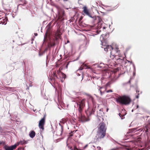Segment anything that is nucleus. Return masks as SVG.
<instances>
[{
  "label": "nucleus",
  "mask_w": 150,
  "mask_h": 150,
  "mask_svg": "<svg viewBox=\"0 0 150 150\" xmlns=\"http://www.w3.org/2000/svg\"><path fill=\"white\" fill-rule=\"evenodd\" d=\"M82 69L81 68V67H80V70H82Z\"/></svg>",
  "instance_id": "obj_40"
},
{
  "label": "nucleus",
  "mask_w": 150,
  "mask_h": 150,
  "mask_svg": "<svg viewBox=\"0 0 150 150\" xmlns=\"http://www.w3.org/2000/svg\"><path fill=\"white\" fill-rule=\"evenodd\" d=\"M61 73L62 74V77L64 79H65L66 77V75L64 74L63 72H61Z\"/></svg>",
  "instance_id": "obj_23"
},
{
  "label": "nucleus",
  "mask_w": 150,
  "mask_h": 150,
  "mask_svg": "<svg viewBox=\"0 0 150 150\" xmlns=\"http://www.w3.org/2000/svg\"><path fill=\"white\" fill-rule=\"evenodd\" d=\"M69 40H68L67 41V43H69Z\"/></svg>",
  "instance_id": "obj_35"
},
{
  "label": "nucleus",
  "mask_w": 150,
  "mask_h": 150,
  "mask_svg": "<svg viewBox=\"0 0 150 150\" xmlns=\"http://www.w3.org/2000/svg\"><path fill=\"white\" fill-rule=\"evenodd\" d=\"M111 55H110V57H112V58L114 59V58L115 59H116L117 60H123L124 58V57H122L121 56H118L117 55L114 54H113V51H112L110 52Z\"/></svg>",
  "instance_id": "obj_8"
},
{
  "label": "nucleus",
  "mask_w": 150,
  "mask_h": 150,
  "mask_svg": "<svg viewBox=\"0 0 150 150\" xmlns=\"http://www.w3.org/2000/svg\"><path fill=\"white\" fill-rule=\"evenodd\" d=\"M64 16H63V15H61L60 16V15H58V20H61V21H63L64 20V18H63V17Z\"/></svg>",
  "instance_id": "obj_18"
},
{
  "label": "nucleus",
  "mask_w": 150,
  "mask_h": 150,
  "mask_svg": "<svg viewBox=\"0 0 150 150\" xmlns=\"http://www.w3.org/2000/svg\"><path fill=\"white\" fill-rule=\"evenodd\" d=\"M74 131H71L70 133H69V137H71L73 136V134H71L72 133H73L74 132Z\"/></svg>",
  "instance_id": "obj_26"
},
{
  "label": "nucleus",
  "mask_w": 150,
  "mask_h": 150,
  "mask_svg": "<svg viewBox=\"0 0 150 150\" xmlns=\"http://www.w3.org/2000/svg\"><path fill=\"white\" fill-rule=\"evenodd\" d=\"M74 150H83V149L79 148H78L75 147H74Z\"/></svg>",
  "instance_id": "obj_25"
},
{
  "label": "nucleus",
  "mask_w": 150,
  "mask_h": 150,
  "mask_svg": "<svg viewBox=\"0 0 150 150\" xmlns=\"http://www.w3.org/2000/svg\"><path fill=\"white\" fill-rule=\"evenodd\" d=\"M149 126V125H148L147 126L146 125V126L144 128V130L146 132H147L148 131V128Z\"/></svg>",
  "instance_id": "obj_22"
},
{
  "label": "nucleus",
  "mask_w": 150,
  "mask_h": 150,
  "mask_svg": "<svg viewBox=\"0 0 150 150\" xmlns=\"http://www.w3.org/2000/svg\"><path fill=\"white\" fill-rule=\"evenodd\" d=\"M103 87H101L99 89V91H100V94H101V95H102V94L105 93V90H104V91H102V89H103Z\"/></svg>",
  "instance_id": "obj_20"
},
{
  "label": "nucleus",
  "mask_w": 150,
  "mask_h": 150,
  "mask_svg": "<svg viewBox=\"0 0 150 150\" xmlns=\"http://www.w3.org/2000/svg\"><path fill=\"white\" fill-rule=\"evenodd\" d=\"M68 64H67V65H66V67H67V66H68Z\"/></svg>",
  "instance_id": "obj_38"
},
{
  "label": "nucleus",
  "mask_w": 150,
  "mask_h": 150,
  "mask_svg": "<svg viewBox=\"0 0 150 150\" xmlns=\"http://www.w3.org/2000/svg\"><path fill=\"white\" fill-rule=\"evenodd\" d=\"M127 61L128 62H130L131 64H132V62H130V61H128V60H127Z\"/></svg>",
  "instance_id": "obj_37"
},
{
  "label": "nucleus",
  "mask_w": 150,
  "mask_h": 150,
  "mask_svg": "<svg viewBox=\"0 0 150 150\" xmlns=\"http://www.w3.org/2000/svg\"><path fill=\"white\" fill-rule=\"evenodd\" d=\"M103 43L102 42V45H103Z\"/></svg>",
  "instance_id": "obj_41"
},
{
  "label": "nucleus",
  "mask_w": 150,
  "mask_h": 150,
  "mask_svg": "<svg viewBox=\"0 0 150 150\" xmlns=\"http://www.w3.org/2000/svg\"><path fill=\"white\" fill-rule=\"evenodd\" d=\"M107 127L105 124L104 122L100 123L98 125V131L104 132H106Z\"/></svg>",
  "instance_id": "obj_6"
},
{
  "label": "nucleus",
  "mask_w": 150,
  "mask_h": 150,
  "mask_svg": "<svg viewBox=\"0 0 150 150\" xmlns=\"http://www.w3.org/2000/svg\"><path fill=\"white\" fill-rule=\"evenodd\" d=\"M113 48L111 45H107L106 48H104V50L106 51H108V50L111 51L113 50Z\"/></svg>",
  "instance_id": "obj_13"
},
{
  "label": "nucleus",
  "mask_w": 150,
  "mask_h": 150,
  "mask_svg": "<svg viewBox=\"0 0 150 150\" xmlns=\"http://www.w3.org/2000/svg\"><path fill=\"white\" fill-rule=\"evenodd\" d=\"M62 69H61V68H60V70H62Z\"/></svg>",
  "instance_id": "obj_45"
},
{
  "label": "nucleus",
  "mask_w": 150,
  "mask_h": 150,
  "mask_svg": "<svg viewBox=\"0 0 150 150\" xmlns=\"http://www.w3.org/2000/svg\"><path fill=\"white\" fill-rule=\"evenodd\" d=\"M134 129V130H135V129H136L134 128V129Z\"/></svg>",
  "instance_id": "obj_44"
},
{
  "label": "nucleus",
  "mask_w": 150,
  "mask_h": 150,
  "mask_svg": "<svg viewBox=\"0 0 150 150\" xmlns=\"http://www.w3.org/2000/svg\"><path fill=\"white\" fill-rule=\"evenodd\" d=\"M56 7L58 10V15H60V16L63 15L64 16V11L59 6H56Z\"/></svg>",
  "instance_id": "obj_11"
},
{
  "label": "nucleus",
  "mask_w": 150,
  "mask_h": 150,
  "mask_svg": "<svg viewBox=\"0 0 150 150\" xmlns=\"http://www.w3.org/2000/svg\"><path fill=\"white\" fill-rule=\"evenodd\" d=\"M61 72H61V70H60V68H59V70H57V73L58 74L59 73H61Z\"/></svg>",
  "instance_id": "obj_27"
},
{
  "label": "nucleus",
  "mask_w": 150,
  "mask_h": 150,
  "mask_svg": "<svg viewBox=\"0 0 150 150\" xmlns=\"http://www.w3.org/2000/svg\"><path fill=\"white\" fill-rule=\"evenodd\" d=\"M45 119L46 115H44L43 117L40 120L39 122V127L42 130H44V125L45 124Z\"/></svg>",
  "instance_id": "obj_4"
},
{
  "label": "nucleus",
  "mask_w": 150,
  "mask_h": 150,
  "mask_svg": "<svg viewBox=\"0 0 150 150\" xmlns=\"http://www.w3.org/2000/svg\"><path fill=\"white\" fill-rule=\"evenodd\" d=\"M47 48H46V49H45V50H47Z\"/></svg>",
  "instance_id": "obj_39"
},
{
  "label": "nucleus",
  "mask_w": 150,
  "mask_h": 150,
  "mask_svg": "<svg viewBox=\"0 0 150 150\" xmlns=\"http://www.w3.org/2000/svg\"><path fill=\"white\" fill-rule=\"evenodd\" d=\"M35 132L33 131H31L30 132L29 134V136L31 138H33L35 135Z\"/></svg>",
  "instance_id": "obj_14"
},
{
  "label": "nucleus",
  "mask_w": 150,
  "mask_h": 150,
  "mask_svg": "<svg viewBox=\"0 0 150 150\" xmlns=\"http://www.w3.org/2000/svg\"><path fill=\"white\" fill-rule=\"evenodd\" d=\"M106 132H104L98 131V134H97L98 136L97 138V139H99L103 138L106 135Z\"/></svg>",
  "instance_id": "obj_9"
},
{
  "label": "nucleus",
  "mask_w": 150,
  "mask_h": 150,
  "mask_svg": "<svg viewBox=\"0 0 150 150\" xmlns=\"http://www.w3.org/2000/svg\"><path fill=\"white\" fill-rule=\"evenodd\" d=\"M86 95L87 96V98L90 100H91L92 102L93 103V97L90 95L86 94Z\"/></svg>",
  "instance_id": "obj_17"
},
{
  "label": "nucleus",
  "mask_w": 150,
  "mask_h": 150,
  "mask_svg": "<svg viewBox=\"0 0 150 150\" xmlns=\"http://www.w3.org/2000/svg\"><path fill=\"white\" fill-rule=\"evenodd\" d=\"M3 143L4 144V142H3V141H2V142H1V141L0 142V145L1 144H2Z\"/></svg>",
  "instance_id": "obj_30"
},
{
  "label": "nucleus",
  "mask_w": 150,
  "mask_h": 150,
  "mask_svg": "<svg viewBox=\"0 0 150 150\" xmlns=\"http://www.w3.org/2000/svg\"><path fill=\"white\" fill-rule=\"evenodd\" d=\"M34 35H35V36H37L38 35V34L37 33H35Z\"/></svg>",
  "instance_id": "obj_33"
},
{
  "label": "nucleus",
  "mask_w": 150,
  "mask_h": 150,
  "mask_svg": "<svg viewBox=\"0 0 150 150\" xmlns=\"http://www.w3.org/2000/svg\"><path fill=\"white\" fill-rule=\"evenodd\" d=\"M67 121V120L66 118H63L60 121V123H62L63 124H64Z\"/></svg>",
  "instance_id": "obj_19"
},
{
  "label": "nucleus",
  "mask_w": 150,
  "mask_h": 150,
  "mask_svg": "<svg viewBox=\"0 0 150 150\" xmlns=\"http://www.w3.org/2000/svg\"><path fill=\"white\" fill-rule=\"evenodd\" d=\"M118 49H118V48H116V49H115V50H116V51H117H117H118Z\"/></svg>",
  "instance_id": "obj_31"
},
{
  "label": "nucleus",
  "mask_w": 150,
  "mask_h": 150,
  "mask_svg": "<svg viewBox=\"0 0 150 150\" xmlns=\"http://www.w3.org/2000/svg\"><path fill=\"white\" fill-rule=\"evenodd\" d=\"M108 108H107V111H108Z\"/></svg>",
  "instance_id": "obj_42"
},
{
  "label": "nucleus",
  "mask_w": 150,
  "mask_h": 150,
  "mask_svg": "<svg viewBox=\"0 0 150 150\" xmlns=\"http://www.w3.org/2000/svg\"><path fill=\"white\" fill-rule=\"evenodd\" d=\"M88 146V144H86V145L83 148V150L85 148H86Z\"/></svg>",
  "instance_id": "obj_28"
},
{
  "label": "nucleus",
  "mask_w": 150,
  "mask_h": 150,
  "mask_svg": "<svg viewBox=\"0 0 150 150\" xmlns=\"http://www.w3.org/2000/svg\"><path fill=\"white\" fill-rule=\"evenodd\" d=\"M83 9V11L86 15L93 18L94 20L96 19V17L94 16H93L91 13H90L88 10L86 6H84Z\"/></svg>",
  "instance_id": "obj_5"
},
{
  "label": "nucleus",
  "mask_w": 150,
  "mask_h": 150,
  "mask_svg": "<svg viewBox=\"0 0 150 150\" xmlns=\"http://www.w3.org/2000/svg\"><path fill=\"white\" fill-rule=\"evenodd\" d=\"M63 130V127L62 126H61V128L57 131V134L59 136H61L62 134Z\"/></svg>",
  "instance_id": "obj_12"
},
{
  "label": "nucleus",
  "mask_w": 150,
  "mask_h": 150,
  "mask_svg": "<svg viewBox=\"0 0 150 150\" xmlns=\"http://www.w3.org/2000/svg\"><path fill=\"white\" fill-rule=\"evenodd\" d=\"M73 101L76 102L77 104L76 115L79 120L83 122L89 121L90 120L89 117L86 118L83 114L84 108L85 106L86 99L77 97L74 98Z\"/></svg>",
  "instance_id": "obj_1"
},
{
  "label": "nucleus",
  "mask_w": 150,
  "mask_h": 150,
  "mask_svg": "<svg viewBox=\"0 0 150 150\" xmlns=\"http://www.w3.org/2000/svg\"><path fill=\"white\" fill-rule=\"evenodd\" d=\"M113 92V91L112 90H108L107 91H106V92L107 93H109V92Z\"/></svg>",
  "instance_id": "obj_29"
},
{
  "label": "nucleus",
  "mask_w": 150,
  "mask_h": 150,
  "mask_svg": "<svg viewBox=\"0 0 150 150\" xmlns=\"http://www.w3.org/2000/svg\"><path fill=\"white\" fill-rule=\"evenodd\" d=\"M97 115L98 116H100V115L102 116L103 113V109H100L99 111H97Z\"/></svg>",
  "instance_id": "obj_16"
},
{
  "label": "nucleus",
  "mask_w": 150,
  "mask_h": 150,
  "mask_svg": "<svg viewBox=\"0 0 150 150\" xmlns=\"http://www.w3.org/2000/svg\"><path fill=\"white\" fill-rule=\"evenodd\" d=\"M17 146V145L16 144L11 146L6 145L4 146V148L5 150H13L16 149Z\"/></svg>",
  "instance_id": "obj_10"
},
{
  "label": "nucleus",
  "mask_w": 150,
  "mask_h": 150,
  "mask_svg": "<svg viewBox=\"0 0 150 150\" xmlns=\"http://www.w3.org/2000/svg\"><path fill=\"white\" fill-rule=\"evenodd\" d=\"M1 127H0V131H1Z\"/></svg>",
  "instance_id": "obj_36"
},
{
  "label": "nucleus",
  "mask_w": 150,
  "mask_h": 150,
  "mask_svg": "<svg viewBox=\"0 0 150 150\" xmlns=\"http://www.w3.org/2000/svg\"><path fill=\"white\" fill-rule=\"evenodd\" d=\"M1 19H2V18H0V20H1Z\"/></svg>",
  "instance_id": "obj_43"
},
{
  "label": "nucleus",
  "mask_w": 150,
  "mask_h": 150,
  "mask_svg": "<svg viewBox=\"0 0 150 150\" xmlns=\"http://www.w3.org/2000/svg\"><path fill=\"white\" fill-rule=\"evenodd\" d=\"M96 106L95 107L93 106V108H88V109L85 111V112L88 117L91 116L92 115L94 114L96 111Z\"/></svg>",
  "instance_id": "obj_7"
},
{
  "label": "nucleus",
  "mask_w": 150,
  "mask_h": 150,
  "mask_svg": "<svg viewBox=\"0 0 150 150\" xmlns=\"http://www.w3.org/2000/svg\"><path fill=\"white\" fill-rule=\"evenodd\" d=\"M26 143L25 141L24 140H21L18 143V144L17 146L19 144H25Z\"/></svg>",
  "instance_id": "obj_21"
},
{
  "label": "nucleus",
  "mask_w": 150,
  "mask_h": 150,
  "mask_svg": "<svg viewBox=\"0 0 150 150\" xmlns=\"http://www.w3.org/2000/svg\"><path fill=\"white\" fill-rule=\"evenodd\" d=\"M116 101L121 105H128L131 102L132 100L130 97L127 95L119 96L116 98Z\"/></svg>",
  "instance_id": "obj_3"
},
{
  "label": "nucleus",
  "mask_w": 150,
  "mask_h": 150,
  "mask_svg": "<svg viewBox=\"0 0 150 150\" xmlns=\"http://www.w3.org/2000/svg\"><path fill=\"white\" fill-rule=\"evenodd\" d=\"M4 20H5L4 19H3V18H2V19L1 20H0V22H1V23H2L3 24H4V21H2V20L4 21Z\"/></svg>",
  "instance_id": "obj_24"
},
{
  "label": "nucleus",
  "mask_w": 150,
  "mask_h": 150,
  "mask_svg": "<svg viewBox=\"0 0 150 150\" xmlns=\"http://www.w3.org/2000/svg\"><path fill=\"white\" fill-rule=\"evenodd\" d=\"M139 107V105H137V106H136V109L138 108Z\"/></svg>",
  "instance_id": "obj_32"
},
{
  "label": "nucleus",
  "mask_w": 150,
  "mask_h": 150,
  "mask_svg": "<svg viewBox=\"0 0 150 150\" xmlns=\"http://www.w3.org/2000/svg\"><path fill=\"white\" fill-rule=\"evenodd\" d=\"M132 111L133 112V110H132Z\"/></svg>",
  "instance_id": "obj_46"
},
{
  "label": "nucleus",
  "mask_w": 150,
  "mask_h": 150,
  "mask_svg": "<svg viewBox=\"0 0 150 150\" xmlns=\"http://www.w3.org/2000/svg\"><path fill=\"white\" fill-rule=\"evenodd\" d=\"M56 78H57V77L56 75V74L55 73H54L53 74V77H52L51 78H50V79L54 81V82H55Z\"/></svg>",
  "instance_id": "obj_15"
},
{
  "label": "nucleus",
  "mask_w": 150,
  "mask_h": 150,
  "mask_svg": "<svg viewBox=\"0 0 150 150\" xmlns=\"http://www.w3.org/2000/svg\"><path fill=\"white\" fill-rule=\"evenodd\" d=\"M61 34L60 30H58L56 33V36L54 37V38H51L50 36L49 30L48 29L46 30V32L44 36V39H46L48 36L49 42L48 43L47 46L50 49L51 47L55 45V41L57 40L58 38H60Z\"/></svg>",
  "instance_id": "obj_2"
},
{
  "label": "nucleus",
  "mask_w": 150,
  "mask_h": 150,
  "mask_svg": "<svg viewBox=\"0 0 150 150\" xmlns=\"http://www.w3.org/2000/svg\"><path fill=\"white\" fill-rule=\"evenodd\" d=\"M139 95H137V96H136V98H139Z\"/></svg>",
  "instance_id": "obj_34"
}]
</instances>
